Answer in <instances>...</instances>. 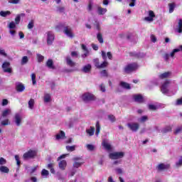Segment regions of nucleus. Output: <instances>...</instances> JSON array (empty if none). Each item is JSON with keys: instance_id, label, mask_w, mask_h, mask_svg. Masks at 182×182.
I'll return each mask as SVG.
<instances>
[{"instance_id": "052dcab7", "label": "nucleus", "mask_w": 182, "mask_h": 182, "mask_svg": "<svg viewBox=\"0 0 182 182\" xmlns=\"http://www.w3.org/2000/svg\"><path fill=\"white\" fill-rule=\"evenodd\" d=\"M6 163V159L3 157L0 158V166H4Z\"/></svg>"}, {"instance_id": "37998d69", "label": "nucleus", "mask_w": 182, "mask_h": 182, "mask_svg": "<svg viewBox=\"0 0 182 182\" xmlns=\"http://www.w3.org/2000/svg\"><path fill=\"white\" fill-rule=\"evenodd\" d=\"M56 12H59L60 14H63V12H65V7L58 6L56 9Z\"/></svg>"}, {"instance_id": "aec40b11", "label": "nucleus", "mask_w": 182, "mask_h": 182, "mask_svg": "<svg viewBox=\"0 0 182 182\" xmlns=\"http://www.w3.org/2000/svg\"><path fill=\"white\" fill-rule=\"evenodd\" d=\"M68 162L65 160H62L58 163V166L60 170H65Z\"/></svg>"}, {"instance_id": "412c9836", "label": "nucleus", "mask_w": 182, "mask_h": 182, "mask_svg": "<svg viewBox=\"0 0 182 182\" xmlns=\"http://www.w3.org/2000/svg\"><path fill=\"white\" fill-rule=\"evenodd\" d=\"M97 10L98 15H105L107 12V9L102 8L100 6H97Z\"/></svg>"}, {"instance_id": "ddd939ff", "label": "nucleus", "mask_w": 182, "mask_h": 182, "mask_svg": "<svg viewBox=\"0 0 182 182\" xmlns=\"http://www.w3.org/2000/svg\"><path fill=\"white\" fill-rule=\"evenodd\" d=\"M74 164H73V167L75 168H79L80 166L83 164V162L82 161V159L80 157H74L73 159Z\"/></svg>"}, {"instance_id": "6e6552de", "label": "nucleus", "mask_w": 182, "mask_h": 182, "mask_svg": "<svg viewBox=\"0 0 182 182\" xmlns=\"http://www.w3.org/2000/svg\"><path fill=\"white\" fill-rule=\"evenodd\" d=\"M47 45H52L55 41V33L53 31H48L47 33Z\"/></svg>"}, {"instance_id": "f257e3e1", "label": "nucleus", "mask_w": 182, "mask_h": 182, "mask_svg": "<svg viewBox=\"0 0 182 182\" xmlns=\"http://www.w3.org/2000/svg\"><path fill=\"white\" fill-rule=\"evenodd\" d=\"M139 68V65L136 63H133L131 64H128L125 68H124V72L125 73H132V72H134V70H137Z\"/></svg>"}, {"instance_id": "0e129e2a", "label": "nucleus", "mask_w": 182, "mask_h": 182, "mask_svg": "<svg viewBox=\"0 0 182 182\" xmlns=\"http://www.w3.org/2000/svg\"><path fill=\"white\" fill-rule=\"evenodd\" d=\"M20 2H21V0H9V4H19Z\"/></svg>"}, {"instance_id": "4d7b16f0", "label": "nucleus", "mask_w": 182, "mask_h": 182, "mask_svg": "<svg viewBox=\"0 0 182 182\" xmlns=\"http://www.w3.org/2000/svg\"><path fill=\"white\" fill-rule=\"evenodd\" d=\"M149 110H157V106L155 105H149Z\"/></svg>"}, {"instance_id": "338daca9", "label": "nucleus", "mask_w": 182, "mask_h": 182, "mask_svg": "<svg viewBox=\"0 0 182 182\" xmlns=\"http://www.w3.org/2000/svg\"><path fill=\"white\" fill-rule=\"evenodd\" d=\"M175 105L176 106H181L182 105V98L178 99Z\"/></svg>"}, {"instance_id": "864d4df0", "label": "nucleus", "mask_w": 182, "mask_h": 182, "mask_svg": "<svg viewBox=\"0 0 182 182\" xmlns=\"http://www.w3.org/2000/svg\"><path fill=\"white\" fill-rule=\"evenodd\" d=\"M151 83H152V85H155L156 86H157V85H159V83H160V80L155 78L151 80Z\"/></svg>"}, {"instance_id": "20e7f679", "label": "nucleus", "mask_w": 182, "mask_h": 182, "mask_svg": "<svg viewBox=\"0 0 182 182\" xmlns=\"http://www.w3.org/2000/svg\"><path fill=\"white\" fill-rule=\"evenodd\" d=\"M109 159L112 160H118V159H123L124 157V152H113L109 155Z\"/></svg>"}, {"instance_id": "393cba45", "label": "nucleus", "mask_w": 182, "mask_h": 182, "mask_svg": "<svg viewBox=\"0 0 182 182\" xmlns=\"http://www.w3.org/2000/svg\"><path fill=\"white\" fill-rule=\"evenodd\" d=\"M175 31L178 32V33H182V19L178 20V26Z\"/></svg>"}, {"instance_id": "a211bd4d", "label": "nucleus", "mask_w": 182, "mask_h": 182, "mask_svg": "<svg viewBox=\"0 0 182 182\" xmlns=\"http://www.w3.org/2000/svg\"><path fill=\"white\" fill-rule=\"evenodd\" d=\"M134 100L137 103H143V102L144 101L143 96H141V95H134Z\"/></svg>"}, {"instance_id": "09e8293b", "label": "nucleus", "mask_w": 182, "mask_h": 182, "mask_svg": "<svg viewBox=\"0 0 182 182\" xmlns=\"http://www.w3.org/2000/svg\"><path fill=\"white\" fill-rule=\"evenodd\" d=\"M31 80L33 82V85H36V75L35 73L31 75Z\"/></svg>"}, {"instance_id": "f03ea898", "label": "nucleus", "mask_w": 182, "mask_h": 182, "mask_svg": "<svg viewBox=\"0 0 182 182\" xmlns=\"http://www.w3.org/2000/svg\"><path fill=\"white\" fill-rule=\"evenodd\" d=\"M168 87H170V81L166 80L161 86V91L163 93V95H166V96H170V94L168 93Z\"/></svg>"}, {"instance_id": "2eb2a0df", "label": "nucleus", "mask_w": 182, "mask_h": 182, "mask_svg": "<svg viewBox=\"0 0 182 182\" xmlns=\"http://www.w3.org/2000/svg\"><path fill=\"white\" fill-rule=\"evenodd\" d=\"M170 168V164H159L156 166V169L158 171H163L164 170H168Z\"/></svg>"}, {"instance_id": "c85d7f7f", "label": "nucleus", "mask_w": 182, "mask_h": 182, "mask_svg": "<svg viewBox=\"0 0 182 182\" xmlns=\"http://www.w3.org/2000/svg\"><path fill=\"white\" fill-rule=\"evenodd\" d=\"M172 129L171 126H166L161 129V133L166 134L171 132Z\"/></svg>"}, {"instance_id": "423d86ee", "label": "nucleus", "mask_w": 182, "mask_h": 182, "mask_svg": "<svg viewBox=\"0 0 182 182\" xmlns=\"http://www.w3.org/2000/svg\"><path fill=\"white\" fill-rule=\"evenodd\" d=\"M63 33L66 36H68V38H73V36H75L73 35V30L69 26H65L64 27Z\"/></svg>"}, {"instance_id": "f3484780", "label": "nucleus", "mask_w": 182, "mask_h": 182, "mask_svg": "<svg viewBox=\"0 0 182 182\" xmlns=\"http://www.w3.org/2000/svg\"><path fill=\"white\" fill-rule=\"evenodd\" d=\"M92 70V65L90 64H87L84 65L82 68V72L84 73H89Z\"/></svg>"}, {"instance_id": "58836bf2", "label": "nucleus", "mask_w": 182, "mask_h": 182, "mask_svg": "<svg viewBox=\"0 0 182 182\" xmlns=\"http://www.w3.org/2000/svg\"><path fill=\"white\" fill-rule=\"evenodd\" d=\"M97 39L100 42V43H103L104 41H103V36H102V33H98L97 34Z\"/></svg>"}, {"instance_id": "a878e982", "label": "nucleus", "mask_w": 182, "mask_h": 182, "mask_svg": "<svg viewBox=\"0 0 182 182\" xmlns=\"http://www.w3.org/2000/svg\"><path fill=\"white\" fill-rule=\"evenodd\" d=\"M12 113L11 109H6L2 112L1 117H8Z\"/></svg>"}, {"instance_id": "8fccbe9b", "label": "nucleus", "mask_w": 182, "mask_h": 182, "mask_svg": "<svg viewBox=\"0 0 182 182\" xmlns=\"http://www.w3.org/2000/svg\"><path fill=\"white\" fill-rule=\"evenodd\" d=\"M9 29H15L16 28V24H15V22L11 21L9 24Z\"/></svg>"}, {"instance_id": "9d476101", "label": "nucleus", "mask_w": 182, "mask_h": 182, "mask_svg": "<svg viewBox=\"0 0 182 182\" xmlns=\"http://www.w3.org/2000/svg\"><path fill=\"white\" fill-rule=\"evenodd\" d=\"M14 122L16 124V126L19 127L21 126L22 123V114L20 112H17L14 115Z\"/></svg>"}, {"instance_id": "39448f33", "label": "nucleus", "mask_w": 182, "mask_h": 182, "mask_svg": "<svg viewBox=\"0 0 182 182\" xmlns=\"http://www.w3.org/2000/svg\"><path fill=\"white\" fill-rule=\"evenodd\" d=\"M178 52H182V46H180L178 48L173 49L170 54H165L164 59L166 60H168V58H170V56L171 58H174V55Z\"/></svg>"}, {"instance_id": "603ef678", "label": "nucleus", "mask_w": 182, "mask_h": 182, "mask_svg": "<svg viewBox=\"0 0 182 182\" xmlns=\"http://www.w3.org/2000/svg\"><path fill=\"white\" fill-rule=\"evenodd\" d=\"M127 2H129V6L133 7L136 6V0H127Z\"/></svg>"}, {"instance_id": "cd10ccee", "label": "nucleus", "mask_w": 182, "mask_h": 182, "mask_svg": "<svg viewBox=\"0 0 182 182\" xmlns=\"http://www.w3.org/2000/svg\"><path fill=\"white\" fill-rule=\"evenodd\" d=\"M138 122H139V123H145V122H147V120H149V117L146 115H144L139 118H138Z\"/></svg>"}, {"instance_id": "ea45409f", "label": "nucleus", "mask_w": 182, "mask_h": 182, "mask_svg": "<svg viewBox=\"0 0 182 182\" xmlns=\"http://www.w3.org/2000/svg\"><path fill=\"white\" fill-rule=\"evenodd\" d=\"M62 29H63V31H65V26L62 23L58 24L55 26V31H57L58 32H60V31Z\"/></svg>"}, {"instance_id": "774afa93", "label": "nucleus", "mask_w": 182, "mask_h": 182, "mask_svg": "<svg viewBox=\"0 0 182 182\" xmlns=\"http://www.w3.org/2000/svg\"><path fill=\"white\" fill-rule=\"evenodd\" d=\"M181 131H182V126L178 127V128H176L175 131V134H178V133H180Z\"/></svg>"}, {"instance_id": "7ed1b4c3", "label": "nucleus", "mask_w": 182, "mask_h": 182, "mask_svg": "<svg viewBox=\"0 0 182 182\" xmlns=\"http://www.w3.org/2000/svg\"><path fill=\"white\" fill-rule=\"evenodd\" d=\"M95 99H96V97H95V95H93V94H92L90 92L85 93L82 95V100L85 103H87L89 102H92V100H95Z\"/></svg>"}, {"instance_id": "b1692460", "label": "nucleus", "mask_w": 182, "mask_h": 182, "mask_svg": "<svg viewBox=\"0 0 182 182\" xmlns=\"http://www.w3.org/2000/svg\"><path fill=\"white\" fill-rule=\"evenodd\" d=\"M66 136H65V132L63 131H60V133H58L55 135L56 140H60V139H63Z\"/></svg>"}, {"instance_id": "6e6d98bb", "label": "nucleus", "mask_w": 182, "mask_h": 182, "mask_svg": "<svg viewBox=\"0 0 182 182\" xmlns=\"http://www.w3.org/2000/svg\"><path fill=\"white\" fill-rule=\"evenodd\" d=\"M94 65L99 69V67L100 66V63H99V59L96 58L94 60Z\"/></svg>"}, {"instance_id": "e2e57ef3", "label": "nucleus", "mask_w": 182, "mask_h": 182, "mask_svg": "<svg viewBox=\"0 0 182 182\" xmlns=\"http://www.w3.org/2000/svg\"><path fill=\"white\" fill-rule=\"evenodd\" d=\"M33 21H31V22L28 23L27 28L28 29H32L33 28Z\"/></svg>"}, {"instance_id": "f8f14e48", "label": "nucleus", "mask_w": 182, "mask_h": 182, "mask_svg": "<svg viewBox=\"0 0 182 182\" xmlns=\"http://www.w3.org/2000/svg\"><path fill=\"white\" fill-rule=\"evenodd\" d=\"M127 127L132 130V132H137L140 125L137 122H129L127 124Z\"/></svg>"}, {"instance_id": "de8ad7c7", "label": "nucleus", "mask_w": 182, "mask_h": 182, "mask_svg": "<svg viewBox=\"0 0 182 182\" xmlns=\"http://www.w3.org/2000/svg\"><path fill=\"white\" fill-rule=\"evenodd\" d=\"M41 175L44 177H48V176H49V171L46 169H43L41 171Z\"/></svg>"}, {"instance_id": "bb28decb", "label": "nucleus", "mask_w": 182, "mask_h": 182, "mask_svg": "<svg viewBox=\"0 0 182 182\" xmlns=\"http://www.w3.org/2000/svg\"><path fill=\"white\" fill-rule=\"evenodd\" d=\"M1 173H4L5 174H8L9 173V168L5 166H0Z\"/></svg>"}, {"instance_id": "c03bdc74", "label": "nucleus", "mask_w": 182, "mask_h": 182, "mask_svg": "<svg viewBox=\"0 0 182 182\" xmlns=\"http://www.w3.org/2000/svg\"><path fill=\"white\" fill-rule=\"evenodd\" d=\"M37 59L38 62L41 63V62H43V59H45V57L41 54H37Z\"/></svg>"}, {"instance_id": "5701e85b", "label": "nucleus", "mask_w": 182, "mask_h": 182, "mask_svg": "<svg viewBox=\"0 0 182 182\" xmlns=\"http://www.w3.org/2000/svg\"><path fill=\"white\" fill-rule=\"evenodd\" d=\"M102 144L105 150H107L108 151H110V150H112V146L110 145V144H109V142H107V141L104 140Z\"/></svg>"}, {"instance_id": "a19ab883", "label": "nucleus", "mask_w": 182, "mask_h": 182, "mask_svg": "<svg viewBox=\"0 0 182 182\" xmlns=\"http://www.w3.org/2000/svg\"><path fill=\"white\" fill-rule=\"evenodd\" d=\"M130 55L131 56H134V58H143V54L140 53H131Z\"/></svg>"}, {"instance_id": "7c9ffc66", "label": "nucleus", "mask_w": 182, "mask_h": 182, "mask_svg": "<svg viewBox=\"0 0 182 182\" xmlns=\"http://www.w3.org/2000/svg\"><path fill=\"white\" fill-rule=\"evenodd\" d=\"M46 66H48L49 69H55V66H53V60H48L46 63Z\"/></svg>"}, {"instance_id": "473e14b6", "label": "nucleus", "mask_w": 182, "mask_h": 182, "mask_svg": "<svg viewBox=\"0 0 182 182\" xmlns=\"http://www.w3.org/2000/svg\"><path fill=\"white\" fill-rule=\"evenodd\" d=\"M33 106H35V100L31 99L28 101V108L31 109V110L33 109Z\"/></svg>"}, {"instance_id": "4468645a", "label": "nucleus", "mask_w": 182, "mask_h": 182, "mask_svg": "<svg viewBox=\"0 0 182 182\" xmlns=\"http://www.w3.org/2000/svg\"><path fill=\"white\" fill-rule=\"evenodd\" d=\"M36 156V151H28L25 153L23 156L24 160H28V159H33Z\"/></svg>"}, {"instance_id": "5fc2aeb1", "label": "nucleus", "mask_w": 182, "mask_h": 182, "mask_svg": "<svg viewBox=\"0 0 182 182\" xmlns=\"http://www.w3.org/2000/svg\"><path fill=\"white\" fill-rule=\"evenodd\" d=\"M9 124V119H6L1 122V126H8Z\"/></svg>"}, {"instance_id": "a18cd8bd", "label": "nucleus", "mask_w": 182, "mask_h": 182, "mask_svg": "<svg viewBox=\"0 0 182 182\" xmlns=\"http://www.w3.org/2000/svg\"><path fill=\"white\" fill-rule=\"evenodd\" d=\"M76 149V146H66V150H68V151H75V150Z\"/></svg>"}, {"instance_id": "72a5a7b5", "label": "nucleus", "mask_w": 182, "mask_h": 182, "mask_svg": "<svg viewBox=\"0 0 182 182\" xmlns=\"http://www.w3.org/2000/svg\"><path fill=\"white\" fill-rule=\"evenodd\" d=\"M8 15H11V11H0V16H2L3 18H6V16H8Z\"/></svg>"}, {"instance_id": "bf43d9fd", "label": "nucleus", "mask_w": 182, "mask_h": 182, "mask_svg": "<svg viewBox=\"0 0 182 182\" xmlns=\"http://www.w3.org/2000/svg\"><path fill=\"white\" fill-rule=\"evenodd\" d=\"M85 53L81 55V58L85 59V58H87L89 56L90 52L88 51H84Z\"/></svg>"}, {"instance_id": "680f3d73", "label": "nucleus", "mask_w": 182, "mask_h": 182, "mask_svg": "<svg viewBox=\"0 0 182 182\" xmlns=\"http://www.w3.org/2000/svg\"><path fill=\"white\" fill-rule=\"evenodd\" d=\"M101 76H103V77H107V71L106 70L101 71Z\"/></svg>"}, {"instance_id": "2f4dec72", "label": "nucleus", "mask_w": 182, "mask_h": 182, "mask_svg": "<svg viewBox=\"0 0 182 182\" xmlns=\"http://www.w3.org/2000/svg\"><path fill=\"white\" fill-rule=\"evenodd\" d=\"M95 127H96L95 135L99 136V133H100V124L99 121L96 122Z\"/></svg>"}, {"instance_id": "3c124183", "label": "nucleus", "mask_w": 182, "mask_h": 182, "mask_svg": "<svg viewBox=\"0 0 182 182\" xmlns=\"http://www.w3.org/2000/svg\"><path fill=\"white\" fill-rule=\"evenodd\" d=\"M86 147L90 151H93V150H95V146L92 144H87Z\"/></svg>"}, {"instance_id": "e433bc0d", "label": "nucleus", "mask_w": 182, "mask_h": 182, "mask_svg": "<svg viewBox=\"0 0 182 182\" xmlns=\"http://www.w3.org/2000/svg\"><path fill=\"white\" fill-rule=\"evenodd\" d=\"M169 6V14H173L174 12V8H176V4L173 3H171L168 4Z\"/></svg>"}, {"instance_id": "4c0bfd02", "label": "nucleus", "mask_w": 182, "mask_h": 182, "mask_svg": "<svg viewBox=\"0 0 182 182\" xmlns=\"http://www.w3.org/2000/svg\"><path fill=\"white\" fill-rule=\"evenodd\" d=\"M28 62H29V58H28V56H23L21 59V65H26V63H28Z\"/></svg>"}, {"instance_id": "9b49d317", "label": "nucleus", "mask_w": 182, "mask_h": 182, "mask_svg": "<svg viewBox=\"0 0 182 182\" xmlns=\"http://www.w3.org/2000/svg\"><path fill=\"white\" fill-rule=\"evenodd\" d=\"M102 57L104 60V62L102 64H100V67H98V69H103V68H106L107 65H109V63H107V57L106 56V52L102 51Z\"/></svg>"}, {"instance_id": "69168bd1", "label": "nucleus", "mask_w": 182, "mask_h": 182, "mask_svg": "<svg viewBox=\"0 0 182 182\" xmlns=\"http://www.w3.org/2000/svg\"><path fill=\"white\" fill-rule=\"evenodd\" d=\"M9 103V101L6 99H4L1 102L2 106H6Z\"/></svg>"}, {"instance_id": "c756f323", "label": "nucleus", "mask_w": 182, "mask_h": 182, "mask_svg": "<svg viewBox=\"0 0 182 182\" xmlns=\"http://www.w3.org/2000/svg\"><path fill=\"white\" fill-rule=\"evenodd\" d=\"M86 132L89 136H93L95 134V127H90V129L86 130Z\"/></svg>"}, {"instance_id": "4be33fe9", "label": "nucleus", "mask_w": 182, "mask_h": 182, "mask_svg": "<svg viewBox=\"0 0 182 182\" xmlns=\"http://www.w3.org/2000/svg\"><path fill=\"white\" fill-rule=\"evenodd\" d=\"M67 65L68 66H70V68H73V66H75L76 63L75 62H73V60H72V59L70 58V56H67L65 58Z\"/></svg>"}, {"instance_id": "6ab92c4d", "label": "nucleus", "mask_w": 182, "mask_h": 182, "mask_svg": "<svg viewBox=\"0 0 182 182\" xmlns=\"http://www.w3.org/2000/svg\"><path fill=\"white\" fill-rule=\"evenodd\" d=\"M16 89L17 92H23L25 90V85L21 82H17L16 84Z\"/></svg>"}, {"instance_id": "dca6fc26", "label": "nucleus", "mask_w": 182, "mask_h": 182, "mask_svg": "<svg viewBox=\"0 0 182 182\" xmlns=\"http://www.w3.org/2000/svg\"><path fill=\"white\" fill-rule=\"evenodd\" d=\"M173 76V73L171 71L165 72L164 73L159 74L158 75L159 79H168V77H171Z\"/></svg>"}, {"instance_id": "79ce46f5", "label": "nucleus", "mask_w": 182, "mask_h": 182, "mask_svg": "<svg viewBox=\"0 0 182 182\" xmlns=\"http://www.w3.org/2000/svg\"><path fill=\"white\" fill-rule=\"evenodd\" d=\"M176 167L178 168L179 167H181L182 166V156L178 159V161L176 162Z\"/></svg>"}, {"instance_id": "1a4fd4ad", "label": "nucleus", "mask_w": 182, "mask_h": 182, "mask_svg": "<svg viewBox=\"0 0 182 182\" xmlns=\"http://www.w3.org/2000/svg\"><path fill=\"white\" fill-rule=\"evenodd\" d=\"M1 68L5 73H12V68L9 62H4Z\"/></svg>"}, {"instance_id": "c9c22d12", "label": "nucleus", "mask_w": 182, "mask_h": 182, "mask_svg": "<svg viewBox=\"0 0 182 182\" xmlns=\"http://www.w3.org/2000/svg\"><path fill=\"white\" fill-rule=\"evenodd\" d=\"M120 86H122V87H123L124 89H130V85L127 82H121Z\"/></svg>"}, {"instance_id": "13d9d810", "label": "nucleus", "mask_w": 182, "mask_h": 182, "mask_svg": "<svg viewBox=\"0 0 182 182\" xmlns=\"http://www.w3.org/2000/svg\"><path fill=\"white\" fill-rule=\"evenodd\" d=\"M108 119L109 120H110V122H112V123L114 122H116V117H114V115H108Z\"/></svg>"}, {"instance_id": "0eeeda50", "label": "nucleus", "mask_w": 182, "mask_h": 182, "mask_svg": "<svg viewBox=\"0 0 182 182\" xmlns=\"http://www.w3.org/2000/svg\"><path fill=\"white\" fill-rule=\"evenodd\" d=\"M154 18H156V14H154V11L150 10L148 11V16L145 17L144 18V21H146V22L151 23L153 21H154Z\"/></svg>"}, {"instance_id": "49530a36", "label": "nucleus", "mask_w": 182, "mask_h": 182, "mask_svg": "<svg viewBox=\"0 0 182 182\" xmlns=\"http://www.w3.org/2000/svg\"><path fill=\"white\" fill-rule=\"evenodd\" d=\"M37 168H38V166L31 168V170L28 171L30 176H33V173H35L36 171Z\"/></svg>"}, {"instance_id": "f704fd0d", "label": "nucleus", "mask_w": 182, "mask_h": 182, "mask_svg": "<svg viewBox=\"0 0 182 182\" xmlns=\"http://www.w3.org/2000/svg\"><path fill=\"white\" fill-rule=\"evenodd\" d=\"M44 102L46 103H49V102H50V94L46 93L44 95Z\"/></svg>"}]
</instances>
